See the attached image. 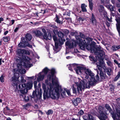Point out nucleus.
<instances>
[{
  "instance_id": "obj_1",
  "label": "nucleus",
  "mask_w": 120,
  "mask_h": 120,
  "mask_svg": "<svg viewBox=\"0 0 120 120\" xmlns=\"http://www.w3.org/2000/svg\"><path fill=\"white\" fill-rule=\"evenodd\" d=\"M48 72L50 74L47 76V79L45 80V85L43 83L42 88L44 90V98L50 97L53 99H58L60 96L59 90H61V86H60L57 79L54 75L55 72V70L52 68L51 70L47 68L44 69L43 71L36 75L35 77L32 76L30 78L34 79H36L39 82L43 80L45 75Z\"/></svg>"
},
{
  "instance_id": "obj_2",
  "label": "nucleus",
  "mask_w": 120,
  "mask_h": 120,
  "mask_svg": "<svg viewBox=\"0 0 120 120\" xmlns=\"http://www.w3.org/2000/svg\"><path fill=\"white\" fill-rule=\"evenodd\" d=\"M17 53L19 57L16 59V61L18 62L17 68L14 70V76L12 77V81L13 82L12 84V86H16V87H17L18 85L17 82L19 85L23 84L22 83L26 81L22 76L20 77V82L18 81V78L19 77V74H24L26 72V70L23 68V67L30 68L32 66V64H30L32 62L31 60L24 55L25 54H29L30 53L28 51L24 49H18Z\"/></svg>"
},
{
  "instance_id": "obj_3",
  "label": "nucleus",
  "mask_w": 120,
  "mask_h": 120,
  "mask_svg": "<svg viewBox=\"0 0 120 120\" xmlns=\"http://www.w3.org/2000/svg\"><path fill=\"white\" fill-rule=\"evenodd\" d=\"M84 69L86 79L83 80L79 78L75 79L74 82L75 85H73L72 86L74 93H76V90L79 93L83 91L85 89L89 87L90 85H93L99 80L98 72L95 79L94 74L90 69L85 67Z\"/></svg>"
},
{
  "instance_id": "obj_4",
  "label": "nucleus",
  "mask_w": 120,
  "mask_h": 120,
  "mask_svg": "<svg viewBox=\"0 0 120 120\" xmlns=\"http://www.w3.org/2000/svg\"><path fill=\"white\" fill-rule=\"evenodd\" d=\"M76 38L77 40V41L79 43V45L81 49L84 50L86 49L88 50H91L92 52H93L95 53L97 52L99 53L101 50L99 48H96L90 44H88L83 38L77 39L76 37Z\"/></svg>"
},
{
  "instance_id": "obj_5",
  "label": "nucleus",
  "mask_w": 120,
  "mask_h": 120,
  "mask_svg": "<svg viewBox=\"0 0 120 120\" xmlns=\"http://www.w3.org/2000/svg\"><path fill=\"white\" fill-rule=\"evenodd\" d=\"M105 107L107 110L105 109L104 108H103V111L102 113L105 115H108L109 112L112 115V117L114 120H120V109L119 108L116 109V111L115 113L112 111V109L110 106L107 104L105 105Z\"/></svg>"
},
{
  "instance_id": "obj_6",
  "label": "nucleus",
  "mask_w": 120,
  "mask_h": 120,
  "mask_svg": "<svg viewBox=\"0 0 120 120\" xmlns=\"http://www.w3.org/2000/svg\"><path fill=\"white\" fill-rule=\"evenodd\" d=\"M103 109V108L102 106H100L99 107L98 111L99 114H98L97 116L100 120H106L107 116L102 113Z\"/></svg>"
},
{
  "instance_id": "obj_7",
  "label": "nucleus",
  "mask_w": 120,
  "mask_h": 120,
  "mask_svg": "<svg viewBox=\"0 0 120 120\" xmlns=\"http://www.w3.org/2000/svg\"><path fill=\"white\" fill-rule=\"evenodd\" d=\"M33 86V82L32 81H30L26 84L24 83L23 84H20L19 85V88L20 89H22L24 87H26L28 89H30Z\"/></svg>"
},
{
  "instance_id": "obj_8",
  "label": "nucleus",
  "mask_w": 120,
  "mask_h": 120,
  "mask_svg": "<svg viewBox=\"0 0 120 120\" xmlns=\"http://www.w3.org/2000/svg\"><path fill=\"white\" fill-rule=\"evenodd\" d=\"M58 35L59 38V41L60 43V45H61L65 41V39L64 38L65 36L63 33L60 32L58 33Z\"/></svg>"
},
{
  "instance_id": "obj_9",
  "label": "nucleus",
  "mask_w": 120,
  "mask_h": 120,
  "mask_svg": "<svg viewBox=\"0 0 120 120\" xmlns=\"http://www.w3.org/2000/svg\"><path fill=\"white\" fill-rule=\"evenodd\" d=\"M84 67L80 66H77L75 68V70L77 73L78 74H83V72H84Z\"/></svg>"
},
{
  "instance_id": "obj_10",
  "label": "nucleus",
  "mask_w": 120,
  "mask_h": 120,
  "mask_svg": "<svg viewBox=\"0 0 120 120\" xmlns=\"http://www.w3.org/2000/svg\"><path fill=\"white\" fill-rule=\"evenodd\" d=\"M37 89H36L35 91H33L32 95V98H34L35 99H37L39 97H40L42 93V90L41 89H40V92L39 93L38 91L37 92L38 94H37Z\"/></svg>"
},
{
  "instance_id": "obj_11",
  "label": "nucleus",
  "mask_w": 120,
  "mask_h": 120,
  "mask_svg": "<svg viewBox=\"0 0 120 120\" xmlns=\"http://www.w3.org/2000/svg\"><path fill=\"white\" fill-rule=\"evenodd\" d=\"M103 63L99 62H97L96 63V65H97V67L98 68V69L100 71V75L101 78L104 79L105 78V76L103 73L102 71H101V64Z\"/></svg>"
},
{
  "instance_id": "obj_12",
  "label": "nucleus",
  "mask_w": 120,
  "mask_h": 120,
  "mask_svg": "<svg viewBox=\"0 0 120 120\" xmlns=\"http://www.w3.org/2000/svg\"><path fill=\"white\" fill-rule=\"evenodd\" d=\"M34 33L35 35L42 39H45V37H44L43 34L40 31L38 30H36L34 31Z\"/></svg>"
},
{
  "instance_id": "obj_13",
  "label": "nucleus",
  "mask_w": 120,
  "mask_h": 120,
  "mask_svg": "<svg viewBox=\"0 0 120 120\" xmlns=\"http://www.w3.org/2000/svg\"><path fill=\"white\" fill-rule=\"evenodd\" d=\"M76 44L75 41L74 40H72L70 41H68L66 43V45L69 48H73Z\"/></svg>"
},
{
  "instance_id": "obj_14",
  "label": "nucleus",
  "mask_w": 120,
  "mask_h": 120,
  "mask_svg": "<svg viewBox=\"0 0 120 120\" xmlns=\"http://www.w3.org/2000/svg\"><path fill=\"white\" fill-rule=\"evenodd\" d=\"M41 30L43 34V35L44 37H45V40H47L48 39L50 40L52 39V36L50 34H48V35H47V33L46 32V31L45 29L44 28H42Z\"/></svg>"
},
{
  "instance_id": "obj_15",
  "label": "nucleus",
  "mask_w": 120,
  "mask_h": 120,
  "mask_svg": "<svg viewBox=\"0 0 120 120\" xmlns=\"http://www.w3.org/2000/svg\"><path fill=\"white\" fill-rule=\"evenodd\" d=\"M53 39L55 43V48H54V50L56 51V49H57L58 47V46L60 45V43L59 41L57 39V37L55 35H54L53 37Z\"/></svg>"
},
{
  "instance_id": "obj_16",
  "label": "nucleus",
  "mask_w": 120,
  "mask_h": 120,
  "mask_svg": "<svg viewBox=\"0 0 120 120\" xmlns=\"http://www.w3.org/2000/svg\"><path fill=\"white\" fill-rule=\"evenodd\" d=\"M25 39L24 38H22V41L18 45L19 47H25L26 46V42H25Z\"/></svg>"
},
{
  "instance_id": "obj_17",
  "label": "nucleus",
  "mask_w": 120,
  "mask_h": 120,
  "mask_svg": "<svg viewBox=\"0 0 120 120\" xmlns=\"http://www.w3.org/2000/svg\"><path fill=\"white\" fill-rule=\"evenodd\" d=\"M81 101V99L79 98H77L75 100H74L73 101V103L74 105L77 106L78 104Z\"/></svg>"
},
{
  "instance_id": "obj_18",
  "label": "nucleus",
  "mask_w": 120,
  "mask_h": 120,
  "mask_svg": "<svg viewBox=\"0 0 120 120\" xmlns=\"http://www.w3.org/2000/svg\"><path fill=\"white\" fill-rule=\"evenodd\" d=\"M90 22H92L93 24L96 25L97 24L96 20L95 19L93 14H92L91 18L90 20Z\"/></svg>"
},
{
  "instance_id": "obj_19",
  "label": "nucleus",
  "mask_w": 120,
  "mask_h": 120,
  "mask_svg": "<svg viewBox=\"0 0 120 120\" xmlns=\"http://www.w3.org/2000/svg\"><path fill=\"white\" fill-rule=\"evenodd\" d=\"M76 64H69L68 65L69 69L71 71H72L73 68H74L75 69L76 66Z\"/></svg>"
},
{
  "instance_id": "obj_20",
  "label": "nucleus",
  "mask_w": 120,
  "mask_h": 120,
  "mask_svg": "<svg viewBox=\"0 0 120 120\" xmlns=\"http://www.w3.org/2000/svg\"><path fill=\"white\" fill-rule=\"evenodd\" d=\"M87 6L85 4H82L81 5V8L82 11L83 12H86V11L87 10L86 8V7Z\"/></svg>"
},
{
  "instance_id": "obj_21",
  "label": "nucleus",
  "mask_w": 120,
  "mask_h": 120,
  "mask_svg": "<svg viewBox=\"0 0 120 120\" xmlns=\"http://www.w3.org/2000/svg\"><path fill=\"white\" fill-rule=\"evenodd\" d=\"M116 17L115 20L117 22L116 24V26L117 29V26L120 25V17L118 16H116Z\"/></svg>"
},
{
  "instance_id": "obj_22",
  "label": "nucleus",
  "mask_w": 120,
  "mask_h": 120,
  "mask_svg": "<svg viewBox=\"0 0 120 120\" xmlns=\"http://www.w3.org/2000/svg\"><path fill=\"white\" fill-rule=\"evenodd\" d=\"M120 49V45H114L112 46V49L114 51H116Z\"/></svg>"
},
{
  "instance_id": "obj_23",
  "label": "nucleus",
  "mask_w": 120,
  "mask_h": 120,
  "mask_svg": "<svg viewBox=\"0 0 120 120\" xmlns=\"http://www.w3.org/2000/svg\"><path fill=\"white\" fill-rule=\"evenodd\" d=\"M28 89L26 88H25L24 89L20 90V91L21 93L24 94L27 93L28 92Z\"/></svg>"
},
{
  "instance_id": "obj_24",
  "label": "nucleus",
  "mask_w": 120,
  "mask_h": 120,
  "mask_svg": "<svg viewBox=\"0 0 120 120\" xmlns=\"http://www.w3.org/2000/svg\"><path fill=\"white\" fill-rule=\"evenodd\" d=\"M25 37L27 40L30 41L32 38V37L30 34H27L25 36Z\"/></svg>"
},
{
  "instance_id": "obj_25",
  "label": "nucleus",
  "mask_w": 120,
  "mask_h": 120,
  "mask_svg": "<svg viewBox=\"0 0 120 120\" xmlns=\"http://www.w3.org/2000/svg\"><path fill=\"white\" fill-rule=\"evenodd\" d=\"M55 19V21L58 23L61 24H62V22L59 20V18L57 15H56V17Z\"/></svg>"
},
{
  "instance_id": "obj_26",
  "label": "nucleus",
  "mask_w": 120,
  "mask_h": 120,
  "mask_svg": "<svg viewBox=\"0 0 120 120\" xmlns=\"http://www.w3.org/2000/svg\"><path fill=\"white\" fill-rule=\"evenodd\" d=\"M98 10L100 12H102L104 10V7L102 5L99 6L98 8Z\"/></svg>"
},
{
  "instance_id": "obj_27",
  "label": "nucleus",
  "mask_w": 120,
  "mask_h": 120,
  "mask_svg": "<svg viewBox=\"0 0 120 120\" xmlns=\"http://www.w3.org/2000/svg\"><path fill=\"white\" fill-rule=\"evenodd\" d=\"M107 14V13L106 12H105L104 13V16L106 17V18L110 22H112V18L111 17L110 19H109V18L107 16V15H106Z\"/></svg>"
},
{
  "instance_id": "obj_28",
  "label": "nucleus",
  "mask_w": 120,
  "mask_h": 120,
  "mask_svg": "<svg viewBox=\"0 0 120 120\" xmlns=\"http://www.w3.org/2000/svg\"><path fill=\"white\" fill-rule=\"evenodd\" d=\"M88 120H95L94 118L90 114L88 115Z\"/></svg>"
},
{
  "instance_id": "obj_29",
  "label": "nucleus",
  "mask_w": 120,
  "mask_h": 120,
  "mask_svg": "<svg viewBox=\"0 0 120 120\" xmlns=\"http://www.w3.org/2000/svg\"><path fill=\"white\" fill-rule=\"evenodd\" d=\"M4 41L5 42H7L8 41L10 40V38L9 37L3 38Z\"/></svg>"
},
{
  "instance_id": "obj_30",
  "label": "nucleus",
  "mask_w": 120,
  "mask_h": 120,
  "mask_svg": "<svg viewBox=\"0 0 120 120\" xmlns=\"http://www.w3.org/2000/svg\"><path fill=\"white\" fill-rule=\"evenodd\" d=\"M89 58L90 59V60L92 61H94V62H95L96 61V59L94 58V57L93 56H89Z\"/></svg>"
},
{
  "instance_id": "obj_31",
  "label": "nucleus",
  "mask_w": 120,
  "mask_h": 120,
  "mask_svg": "<svg viewBox=\"0 0 120 120\" xmlns=\"http://www.w3.org/2000/svg\"><path fill=\"white\" fill-rule=\"evenodd\" d=\"M89 6L90 9L92 10L93 9V5L92 2L89 3Z\"/></svg>"
},
{
  "instance_id": "obj_32",
  "label": "nucleus",
  "mask_w": 120,
  "mask_h": 120,
  "mask_svg": "<svg viewBox=\"0 0 120 120\" xmlns=\"http://www.w3.org/2000/svg\"><path fill=\"white\" fill-rule=\"evenodd\" d=\"M84 112L82 110H80L78 113V115L79 116H81L83 114Z\"/></svg>"
},
{
  "instance_id": "obj_33",
  "label": "nucleus",
  "mask_w": 120,
  "mask_h": 120,
  "mask_svg": "<svg viewBox=\"0 0 120 120\" xmlns=\"http://www.w3.org/2000/svg\"><path fill=\"white\" fill-rule=\"evenodd\" d=\"M53 111L51 110H49L48 112H47L46 113L48 115H50L52 114L53 113Z\"/></svg>"
},
{
  "instance_id": "obj_34",
  "label": "nucleus",
  "mask_w": 120,
  "mask_h": 120,
  "mask_svg": "<svg viewBox=\"0 0 120 120\" xmlns=\"http://www.w3.org/2000/svg\"><path fill=\"white\" fill-rule=\"evenodd\" d=\"M117 29L118 32L119 36H120V25L117 26Z\"/></svg>"
},
{
  "instance_id": "obj_35",
  "label": "nucleus",
  "mask_w": 120,
  "mask_h": 120,
  "mask_svg": "<svg viewBox=\"0 0 120 120\" xmlns=\"http://www.w3.org/2000/svg\"><path fill=\"white\" fill-rule=\"evenodd\" d=\"M101 1L104 4L105 3H107L108 4H109V1L108 0H103V1H102V0Z\"/></svg>"
},
{
  "instance_id": "obj_36",
  "label": "nucleus",
  "mask_w": 120,
  "mask_h": 120,
  "mask_svg": "<svg viewBox=\"0 0 120 120\" xmlns=\"http://www.w3.org/2000/svg\"><path fill=\"white\" fill-rule=\"evenodd\" d=\"M0 80L1 82H3L4 81V79L3 75H2L0 78Z\"/></svg>"
},
{
  "instance_id": "obj_37",
  "label": "nucleus",
  "mask_w": 120,
  "mask_h": 120,
  "mask_svg": "<svg viewBox=\"0 0 120 120\" xmlns=\"http://www.w3.org/2000/svg\"><path fill=\"white\" fill-rule=\"evenodd\" d=\"M65 91L67 92V94L69 95H71L70 91L67 89H65Z\"/></svg>"
},
{
  "instance_id": "obj_38",
  "label": "nucleus",
  "mask_w": 120,
  "mask_h": 120,
  "mask_svg": "<svg viewBox=\"0 0 120 120\" xmlns=\"http://www.w3.org/2000/svg\"><path fill=\"white\" fill-rule=\"evenodd\" d=\"M120 75H119V74L118 73V74L116 76L114 80V81H116L119 78Z\"/></svg>"
},
{
  "instance_id": "obj_39",
  "label": "nucleus",
  "mask_w": 120,
  "mask_h": 120,
  "mask_svg": "<svg viewBox=\"0 0 120 120\" xmlns=\"http://www.w3.org/2000/svg\"><path fill=\"white\" fill-rule=\"evenodd\" d=\"M26 46H27L28 47H29L30 48H32V46L31 45H30L29 44L27 43L26 42Z\"/></svg>"
},
{
  "instance_id": "obj_40",
  "label": "nucleus",
  "mask_w": 120,
  "mask_h": 120,
  "mask_svg": "<svg viewBox=\"0 0 120 120\" xmlns=\"http://www.w3.org/2000/svg\"><path fill=\"white\" fill-rule=\"evenodd\" d=\"M37 82L36 81H35L34 82V88L36 89L37 87Z\"/></svg>"
},
{
  "instance_id": "obj_41",
  "label": "nucleus",
  "mask_w": 120,
  "mask_h": 120,
  "mask_svg": "<svg viewBox=\"0 0 120 120\" xmlns=\"http://www.w3.org/2000/svg\"><path fill=\"white\" fill-rule=\"evenodd\" d=\"M29 100V98L28 97L25 96V100L26 101H27Z\"/></svg>"
},
{
  "instance_id": "obj_42",
  "label": "nucleus",
  "mask_w": 120,
  "mask_h": 120,
  "mask_svg": "<svg viewBox=\"0 0 120 120\" xmlns=\"http://www.w3.org/2000/svg\"><path fill=\"white\" fill-rule=\"evenodd\" d=\"M109 10L111 11H114V10L113 7L112 6H111V7H110V8Z\"/></svg>"
},
{
  "instance_id": "obj_43",
  "label": "nucleus",
  "mask_w": 120,
  "mask_h": 120,
  "mask_svg": "<svg viewBox=\"0 0 120 120\" xmlns=\"http://www.w3.org/2000/svg\"><path fill=\"white\" fill-rule=\"evenodd\" d=\"M105 6L108 8V9L109 10L110 8V7H111V6H112L111 5H105Z\"/></svg>"
},
{
  "instance_id": "obj_44",
  "label": "nucleus",
  "mask_w": 120,
  "mask_h": 120,
  "mask_svg": "<svg viewBox=\"0 0 120 120\" xmlns=\"http://www.w3.org/2000/svg\"><path fill=\"white\" fill-rule=\"evenodd\" d=\"M83 119L85 120H87V116L86 115L84 116H83Z\"/></svg>"
},
{
  "instance_id": "obj_45",
  "label": "nucleus",
  "mask_w": 120,
  "mask_h": 120,
  "mask_svg": "<svg viewBox=\"0 0 120 120\" xmlns=\"http://www.w3.org/2000/svg\"><path fill=\"white\" fill-rule=\"evenodd\" d=\"M51 8H49L50 10H51L52 11H53L55 9H56V8L55 7H52Z\"/></svg>"
},
{
  "instance_id": "obj_46",
  "label": "nucleus",
  "mask_w": 120,
  "mask_h": 120,
  "mask_svg": "<svg viewBox=\"0 0 120 120\" xmlns=\"http://www.w3.org/2000/svg\"><path fill=\"white\" fill-rule=\"evenodd\" d=\"M107 63L108 65H110L111 64V62L110 61L107 62Z\"/></svg>"
},
{
  "instance_id": "obj_47",
  "label": "nucleus",
  "mask_w": 120,
  "mask_h": 120,
  "mask_svg": "<svg viewBox=\"0 0 120 120\" xmlns=\"http://www.w3.org/2000/svg\"><path fill=\"white\" fill-rule=\"evenodd\" d=\"M106 70H107L108 73H107L108 74V75H110V71H111V70H108L107 69H106Z\"/></svg>"
},
{
  "instance_id": "obj_48",
  "label": "nucleus",
  "mask_w": 120,
  "mask_h": 120,
  "mask_svg": "<svg viewBox=\"0 0 120 120\" xmlns=\"http://www.w3.org/2000/svg\"><path fill=\"white\" fill-rule=\"evenodd\" d=\"M4 20V19L2 17L0 18V23H1L2 21H3Z\"/></svg>"
},
{
  "instance_id": "obj_49",
  "label": "nucleus",
  "mask_w": 120,
  "mask_h": 120,
  "mask_svg": "<svg viewBox=\"0 0 120 120\" xmlns=\"http://www.w3.org/2000/svg\"><path fill=\"white\" fill-rule=\"evenodd\" d=\"M114 61L115 63H116V64H118L119 63H118V62L115 60H114Z\"/></svg>"
},
{
  "instance_id": "obj_50",
  "label": "nucleus",
  "mask_w": 120,
  "mask_h": 120,
  "mask_svg": "<svg viewBox=\"0 0 120 120\" xmlns=\"http://www.w3.org/2000/svg\"><path fill=\"white\" fill-rule=\"evenodd\" d=\"M19 28V27H16L14 30V32H16L18 30Z\"/></svg>"
},
{
  "instance_id": "obj_51",
  "label": "nucleus",
  "mask_w": 120,
  "mask_h": 120,
  "mask_svg": "<svg viewBox=\"0 0 120 120\" xmlns=\"http://www.w3.org/2000/svg\"><path fill=\"white\" fill-rule=\"evenodd\" d=\"M110 15H112L114 16L115 15V14L114 13H113L112 12H111V13Z\"/></svg>"
},
{
  "instance_id": "obj_52",
  "label": "nucleus",
  "mask_w": 120,
  "mask_h": 120,
  "mask_svg": "<svg viewBox=\"0 0 120 120\" xmlns=\"http://www.w3.org/2000/svg\"><path fill=\"white\" fill-rule=\"evenodd\" d=\"M8 33V31L7 30L4 33V35H6Z\"/></svg>"
},
{
  "instance_id": "obj_53",
  "label": "nucleus",
  "mask_w": 120,
  "mask_h": 120,
  "mask_svg": "<svg viewBox=\"0 0 120 120\" xmlns=\"http://www.w3.org/2000/svg\"><path fill=\"white\" fill-rule=\"evenodd\" d=\"M80 36H81V37L82 38H83L84 37V35H83V34H80Z\"/></svg>"
},
{
  "instance_id": "obj_54",
  "label": "nucleus",
  "mask_w": 120,
  "mask_h": 120,
  "mask_svg": "<svg viewBox=\"0 0 120 120\" xmlns=\"http://www.w3.org/2000/svg\"><path fill=\"white\" fill-rule=\"evenodd\" d=\"M51 27H53L55 28H57V27L56 26L54 25H52Z\"/></svg>"
},
{
  "instance_id": "obj_55",
  "label": "nucleus",
  "mask_w": 120,
  "mask_h": 120,
  "mask_svg": "<svg viewBox=\"0 0 120 120\" xmlns=\"http://www.w3.org/2000/svg\"><path fill=\"white\" fill-rule=\"evenodd\" d=\"M116 6L118 7H120V4L117 3L116 4Z\"/></svg>"
},
{
  "instance_id": "obj_56",
  "label": "nucleus",
  "mask_w": 120,
  "mask_h": 120,
  "mask_svg": "<svg viewBox=\"0 0 120 120\" xmlns=\"http://www.w3.org/2000/svg\"><path fill=\"white\" fill-rule=\"evenodd\" d=\"M111 2L113 4H115V2L114 0H112Z\"/></svg>"
},
{
  "instance_id": "obj_57",
  "label": "nucleus",
  "mask_w": 120,
  "mask_h": 120,
  "mask_svg": "<svg viewBox=\"0 0 120 120\" xmlns=\"http://www.w3.org/2000/svg\"><path fill=\"white\" fill-rule=\"evenodd\" d=\"M105 60H106L107 61H110V59L109 58H105Z\"/></svg>"
},
{
  "instance_id": "obj_58",
  "label": "nucleus",
  "mask_w": 120,
  "mask_h": 120,
  "mask_svg": "<svg viewBox=\"0 0 120 120\" xmlns=\"http://www.w3.org/2000/svg\"><path fill=\"white\" fill-rule=\"evenodd\" d=\"M66 58L67 59H71L72 58V57L70 56H67L66 57Z\"/></svg>"
},
{
  "instance_id": "obj_59",
  "label": "nucleus",
  "mask_w": 120,
  "mask_h": 120,
  "mask_svg": "<svg viewBox=\"0 0 120 120\" xmlns=\"http://www.w3.org/2000/svg\"><path fill=\"white\" fill-rule=\"evenodd\" d=\"M106 24L108 26V27L109 26H110V24L108 22H106Z\"/></svg>"
},
{
  "instance_id": "obj_60",
  "label": "nucleus",
  "mask_w": 120,
  "mask_h": 120,
  "mask_svg": "<svg viewBox=\"0 0 120 120\" xmlns=\"http://www.w3.org/2000/svg\"><path fill=\"white\" fill-rule=\"evenodd\" d=\"M15 20H11L12 24H13L14 23Z\"/></svg>"
},
{
  "instance_id": "obj_61",
  "label": "nucleus",
  "mask_w": 120,
  "mask_h": 120,
  "mask_svg": "<svg viewBox=\"0 0 120 120\" xmlns=\"http://www.w3.org/2000/svg\"><path fill=\"white\" fill-rule=\"evenodd\" d=\"M2 59H0V65L1 64V61H2Z\"/></svg>"
},
{
  "instance_id": "obj_62",
  "label": "nucleus",
  "mask_w": 120,
  "mask_h": 120,
  "mask_svg": "<svg viewBox=\"0 0 120 120\" xmlns=\"http://www.w3.org/2000/svg\"><path fill=\"white\" fill-rule=\"evenodd\" d=\"M7 120H11L10 118L8 117L7 119Z\"/></svg>"
},
{
  "instance_id": "obj_63",
  "label": "nucleus",
  "mask_w": 120,
  "mask_h": 120,
  "mask_svg": "<svg viewBox=\"0 0 120 120\" xmlns=\"http://www.w3.org/2000/svg\"><path fill=\"white\" fill-rule=\"evenodd\" d=\"M79 20H81V21H83V19L82 18H79Z\"/></svg>"
},
{
  "instance_id": "obj_64",
  "label": "nucleus",
  "mask_w": 120,
  "mask_h": 120,
  "mask_svg": "<svg viewBox=\"0 0 120 120\" xmlns=\"http://www.w3.org/2000/svg\"><path fill=\"white\" fill-rule=\"evenodd\" d=\"M118 65L119 67L120 68V63H119Z\"/></svg>"
}]
</instances>
